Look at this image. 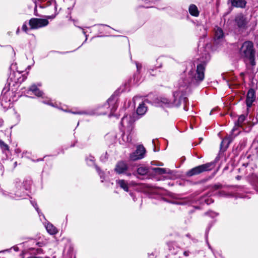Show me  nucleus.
Instances as JSON below:
<instances>
[{
	"mask_svg": "<svg viewBox=\"0 0 258 258\" xmlns=\"http://www.w3.org/2000/svg\"><path fill=\"white\" fill-rule=\"evenodd\" d=\"M188 91V87L180 86L178 90L173 93L172 100L161 97L157 99V103L159 106L163 107L178 106L181 103H185L187 101L186 95Z\"/></svg>",
	"mask_w": 258,
	"mask_h": 258,
	"instance_id": "1",
	"label": "nucleus"
},
{
	"mask_svg": "<svg viewBox=\"0 0 258 258\" xmlns=\"http://www.w3.org/2000/svg\"><path fill=\"white\" fill-rule=\"evenodd\" d=\"M29 91H32L37 97H41L43 99L42 102L44 104L49 105L53 107L59 108V109H61L66 112H71L72 113L74 114H85L87 113L86 112L84 111H72L69 110H64L62 108L59 107L57 103H52L51 102V100L50 98L47 97H44L43 93L41 90H40L37 86L35 85L31 86L29 88Z\"/></svg>",
	"mask_w": 258,
	"mask_h": 258,
	"instance_id": "2",
	"label": "nucleus"
},
{
	"mask_svg": "<svg viewBox=\"0 0 258 258\" xmlns=\"http://www.w3.org/2000/svg\"><path fill=\"white\" fill-rule=\"evenodd\" d=\"M255 51L253 48V43L251 41L244 42L240 49V54L241 57L245 58L251 61L252 65L254 57Z\"/></svg>",
	"mask_w": 258,
	"mask_h": 258,
	"instance_id": "3",
	"label": "nucleus"
},
{
	"mask_svg": "<svg viewBox=\"0 0 258 258\" xmlns=\"http://www.w3.org/2000/svg\"><path fill=\"white\" fill-rule=\"evenodd\" d=\"M214 163L213 162L208 163L198 166L189 170L187 173V175L189 176L197 175L204 171L210 170L214 167Z\"/></svg>",
	"mask_w": 258,
	"mask_h": 258,
	"instance_id": "4",
	"label": "nucleus"
},
{
	"mask_svg": "<svg viewBox=\"0 0 258 258\" xmlns=\"http://www.w3.org/2000/svg\"><path fill=\"white\" fill-rule=\"evenodd\" d=\"M29 23L31 29H36L47 26L48 21L45 19L32 18Z\"/></svg>",
	"mask_w": 258,
	"mask_h": 258,
	"instance_id": "5",
	"label": "nucleus"
},
{
	"mask_svg": "<svg viewBox=\"0 0 258 258\" xmlns=\"http://www.w3.org/2000/svg\"><path fill=\"white\" fill-rule=\"evenodd\" d=\"M146 153L145 148L142 146H139L136 151L130 155V159L133 161L140 160L145 157Z\"/></svg>",
	"mask_w": 258,
	"mask_h": 258,
	"instance_id": "6",
	"label": "nucleus"
},
{
	"mask_svg": "<svg viewBox=\"0 0 258 258\" xmlns=\"http://www.w3.org/2000/svg\"><path fill=\"white\" fill-rule=\"evenodd\" d=\"M134 121V119L131 115L124 116L121 121V125L124 129L123 132H125V130L127 132L131 131Z\"/></svg>",
	"mask_w": 258,
	"mask_h": 258,
	"instance_id": "7",
	"label": "nucleus"
},
{
	"mask_svg": "<svg viewBox=\"0 0 258 258\" xmlns=\"http://www.w3.org/2000/svg\"><path fill=\"white\" fill-rule=\"evenodd\" d=\"M117 98L115 96H112L108 99L107 103L105 105L106 107L109 108L110 112L109 114L110 116L113 115L114 112L117 108Z\"/></svg>",
	"mask_w": 258,
	"mask_h": 258,
	"instance_id": "8",
	"label": "nucleus"
},
{
	"mask_svg": "<svg viewBox=\"0 0 258 258\" xmlns=\"http://www.w3.org/2000/svg\"><path fill=\"white\" fill-rule=\"evenodd\" d=\"M235 22L237 27L240 30L245 29L247 27V20L242 14L238 15L235 18Z\"/></svg>",
	"mask_w": 258,
	"mask_h": 258,
	"instance_id": "9",
	"label": "nucleus"
},
{
	"mask_svg": "<svg viewBox=\"0 0 258 258\" xmlns=\"http://www.w3.org/2000/svg\"><path fill=\"white\" fill-rule=\"evenodd\" d=\"M255 99V92L253 89H250L247 94L246 99V104L247 107L250 108L252 103Z\"/></svg>",
	"mask_w": 258,
	"mask_h": 258,
	"instance_id": "10",
	"label": "nucleus"
},
{
	"mask_svg": "<svg viewBox=\"0 0 258 258\" xmlns=\"http://www.w3.org/2000/svg\"><path fill=\"white\" fill-rule=\"evenodd\" d=\"M224 35L222 29L216 27L215 28L214 40L216 43H219L224 40Z\"/></svg>",
	"mask_w": 258,
	"mask_h": 258,
	"instance_id": "11",
	"label": "nucleus"
},
{
	"mask_svg": "<svg viewBox=\"0 0 258 258\" xmlns=\"http://www.w3.org/2000/svg\"><path fill=\"white\" fill-rule=\"evenodd\" d=\"M127 169L128 166L126 163L123 161H120L116 164L114 171L117 174H120L125 173V172L127 171Z\"/></svg>",
	"mask_w": 258,
	"mask_h": 258,
	"instance_id": "12",
	"label": "nucleus"
},
{
	"mask_svg": "<svg viewBox=\"0 0 258 258\" xmlns=\"http://www.w3.org/2000/svg\"><path fill=\"white\" fill-rule=\"evenodd\" d=\"M205 66L203 64H200L197 66V74L195 76L196 79L202 81L204 79Z\"/></svg>",
	"mask_w": 258,
	"mask_h": 258,
	"instance_id": "13",
	"label": "nucleus"
},
{
	"mask_svg": "<svg viewBox=\"0 0 258 258\" xmlns=\"http://www.w3.org/2000/svg\"><path fill=\"white\" fill-rule=\"evenodd\" d=\"M116 184L124 191H128V183L123 179H118L116 181Z\"/></svg>",
	"mask_w": 258,
	"mask_h": 258,
	"instance_id": "14",
	"label": "nucleus"
},
{
	"mask_svg": "<svg viewBox=\"0 0 258 258\" xmlns=\"http://www.w3.org/2000/svg\"><path fill=\"white\" fill-rule=\"evenodd\" d=\"M231 5L235 7L243 8L246 2L244 0H229Z\"/></svg>",
	"mask_w": 258,
	"mask_h": 258,
	"instance_id": "15",
	"label": "nucleus"
},
{
	"mask_svg": "<svg viewBox=\"0 0 258 258\" xmlns=\"http://www.w3.org/2000/svg\"><path fill=\"white\" fill-rule=\"evenodd\" d=\"M231 141L232 139L231 137H229L224 138L221 143V149L223 151H225Z\"/></svg>",
	"mask_w": 258,
	"mask_h": 258,
	"instance_id": "16",
	"label": "nucleus"
},
{
	"mask_svg": "<svg viewBox=\"0 0 258 258\" xmlns=\"http://www.w3.org/2000/svg\"><path fill=\"white\" fill-rule=\"evenodd\" d=\"M1 104L5 109H8L11 107V102L5 96L2 97L1 101Z\"/></svg>",
	"mask_w": 258,
	"mask_h": 258,
	"instance_id": "17",
	"label": "nucleus"
},
{
	"mask_svg": "<svg viewBox=\"0 0 258 258\" xmlns=\"http://www.w3.org/2000/svg\"><path fill=\"white\" fill-rule=\"evenodd\" d=\"M188 10L190 14L193 16L197 17L199 15V12L198 11V8L195 5H191L189 7Z\"/></svg>",
	"mask_w": 258,
	"mask_h": 258,
	"instance_id": "18",
	"label": "nucleus"
},
{
	"mask_svg": "<svg viewBox=\"0 0 258 258\" xmlns=\"http://www.w3.org/2000/svg\"><path fill=\"white\" fill-rule=\"evenodd\" d=\"M147 111V107L145 106L144 103L140 104L137 109V113L139 115H144Z\"/></svg>",
	"mask_w": 258,
	"mask_h": 258,
	"instance_id": "19",
	"label": "nucleus"
},
{
	"mask_svg": "<svg viewBox=\"0 0 258 258\" xmlns=\"http://www.w3.org/2000/svg\"><path fill=\"white\" fill-rule=\"evenodd\" d=\"M46 229L50 234H54L57 232L56 228L51 224H48L46 226Z\"/></svg>",
	"mask_w": 258,
	"mask_h": 258,
	"instance_id": "20",
	"label": "nucleus"
},
{
	"mask_svg": "<svg viewBox=\"0 0 258 258\" xmlns=\"http://www.w3.org/2000/svg\"><path fill=\"white\" fill-rule=\"evenodd\" d=\"M149 169L147 167L141 166L139 167L137 169V172L139 174L141 175H144L148 173Z\"/></svg>",
	"mask_w": 258,
	"mask_h": 258,
	"instance_id": "21",
	"label": "nucleus"
},
{
	"mask_svg": "<svg viewBox=\"0 0 258 258\" xmlns=\"http://www.w3.org/2000/svg\"><path fill=\"white\" fill-rule=\"evenodd\" d=\"M87 164L89 166L95 165V159L94 157L91 155H89L86 159Z\"/></svg>",
	"mask_w": 258,
	"mask_h": 258,
	"instance_id": "22",
	"label": "nucleus"
},
{
	"mask_svg": "<svg viewBox=\"0 0 258 258\" xmlns=\"http://www.w3.org/2000/svg\"><path fill=\"white\" fill-rule=\"evenodd\" d=\"M154 171L159 174H162L166 173H168V171L167 169L165 168H153Z\"/></svg>",
	"mask_w": 258,
	"mask_h": 258,
	"instance_id": "23",
	"label": "nucleus"
},
{
	"mask_svg": "<svg viewBox=\"0 0 258 258\" xmlns=\"http://www.w3.org/2000/svg\"><path fill=\"white\" fill-rule=\"evenodd\" d=\"M122 138L124 142H131L132 141L130 135L125 134V133H123Z\"/></svg>",
	"mask_w": 258,
	"mask_h": 258,
	"instance_id": "24",
	"label": "nucleus"
},
{
	"mask_svg": "<svg viewBox=\"0 0 258 258\" xmlns=\"http://www.w3.org/2000/svg\"><path fill=\"white\" fill-rule=\"evenodd\" d=\"M0 147L3 151L9 150V146L1 140H0Z\"/></svg>",
	"mask_w": 258,
	"mask_h": 258,
	"instance_id": "25",
	"label": "nucleus"
},
{
	"mask_svg": "<svg viewBox=\"0 0 258 258\" xmlns=\"http://www.w3.org/2000/svg\"><path fill=\"white\" fill-rule=\"evenodd\" d=\"M245 120V116L244 115H240L238 119V122L239 124H241L243 121Z\"/></svg>",
	"mask_w": 258,
	"mask_h": 258,
	"instance_id": "26",
	"label": "nucleus"
},
{
	"mask_svg": "<svg viewBox=\"0 0 258 258\" xmlns=\"http://www.w3.org/2000/svg\"><path fill=\"white\" fill-rule=\"evenodd\" d=\"M96 170L97 171L98 174H99L100 178H103L104 179V178H103V175L104 174L103 172L100 171L99 168L97 166H96Z\"/></svg>",
	"mask_w": 258,
	"mask_h": 258,
	"instance_id": "27",
	"label": "nucleus"
},
{
	"mask_svg": "<svg viewBox=\"0 0 258 258\" xmlns=\"http://www.w3.org/2000/svg\"><path fill=\"white\" fill-rule=\"evenodd\" d=\"M22 30L23 31H24L25 32H26L27 31L28 27H27V25L25 24H23V25L22 26Z\"/></svg>",
	"mask_w": 258,
	"mask_h": 258,
	"instance_id": "28",
	"label": "nucleus"
},
{
	"mask_svg": "<svg viewBox=\"0 0 258 258\" xmlns=\"http://www.w3.org/2000/svg\"><path fill=\"white\" fill-rule=\"evenodd\" d=\"M140 99H141V98L140 97H138V96H136L134 98H133V102H134V104H135V102H136L137 100Z\"/></svg>",
	"mask_w": 258,
	"mask_h": 258,
	"instance_id": "29",
	"label": "nucleus"
},
{
	"mask_svg": "<svg viewBox=\"0 0 258 258\" xmlns=\"http://www.w3.org/2000/svg\"><path fill=\"white\" fill-rule=\"evenodd\" d=\"M136 67H137V70L139 71L141 68L142 66L141 64H140L139 63H136Z\"/></svg>",
	"mask_w": 258,
	"mask_h": 258,
	"instance_id": "30",
	"label": "nucleus"
},
{
	"mask_svg": "<svg viewBox=\"0 0 258 258\" xmlns=\"http://www.w3.org/2000/svg\"><path fill=\"white\" fill-rule=\"evenodd\" d=\"M183 254L184 255H185V256H187L189 255V252L187 251H185L183 253Z\"/></svg>",
	"mask_w": 258,
	"mask_h": 258,
	"instance_id": "31",
	"label": "nucleus"
},
{
	"mask_svg": "<svg viewBox=\"0 0 258 258\" xmlns=\"http://www.w3.org/2000/svg\"><path fill=\"white\" fill-rule=\"evenodd\" d=\"M34 207H35V209L37 210V211L38 212V209L37 207V205L35 204V205H34Z\"/></svg>",
	"mask_w": 258,
	"mask_h": 258,
	"instance_id": "32",
	"label": "nucleus"
},
{
	"mask_svg": "<svg viewBox=\"0 0 258 258\" xmlns=\"http://www.w3.org/2000/svg\"><path fill=\"white\" fill-rule=\"evenodd\" d=\"M2 123H3V121H2V119L0 118V126H1L2 125Z\"/></svg>",
	"mask_w": 258,
	"mask_h": 258,
	"instance_id": "33",
	"label": "nucleus"
},
{
	"mask_svg": "<svg viewBox=\"0 0 258 258\" xmlns=\"http://www.w3.org/2000/svg\"><path fill=\"white\" fill-rule=\"evenodd\" d=\"M215 187L216 189H218V188H219V185H215Z\"/></svg>",
	"mask_w": 258,
	"mask_h": 258,
	"instance_id": "34",
	"label": "nucleus"
},
{
	"mask_svg": "<svg viewBox=\"0 0 258 258\" xmlns=\"http://www.w3.org/2000/svg\"><path fill=\"white\" fill-rule=\"evenodd\" d=\"M37 244L39 246H42V244H40L39 242L37 243Z\"/></svg>",
	"mask_w": 258,
	"mask_h": 258,
	"instance_id": "35",
	"label": "nucleus"
},
{
	"mask_svg": "<svg viewBox=\"0 0 258 258\" xmlns=\"http://www.w3.org/2000/svg\"><path fill=\"white\" fill-rule=\"evenodd\" d=\"M19 32V29H18L17 30V34H18Z\"/></svg>",
	"mask_w": 258,
	"mask_h": 258,
	"instance_id": "36",
	"label": "nucleus"
},
{
	"mask_svg": "<svg viewBox=\"0 0 258 258\" xmlns=\"http://www.w3.org/2000/svg\"><path fill=\"white\" fill-rule=\"evenodd\" d=\"M228 85L229 86V87L230 88L231 87V85L228 84Z\"/></svg>",
	"mask_w": 258,
	"mask_h": 258,
	"instance_id": "37",
	"label": "nucleus"
}]
</instances>
